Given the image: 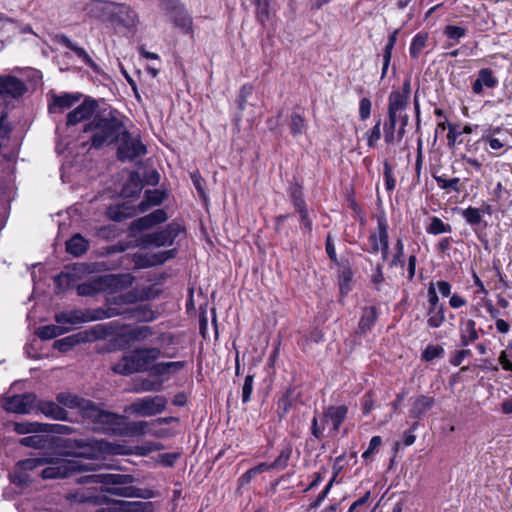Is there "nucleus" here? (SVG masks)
Wrapping results in <instances>:
<instances>
[{"mask_svg": "<svg viewBox=\"0 0 512 512\" xmlns=\"http://www.w3.org/2000/svg\"><path fill=\"white\" fill-rule=\"evenodd\" d=\"M427 39V33H418L414 36L409 49L412 58L417 59L419 57L420 53L426 46Z\"/></svg>", "mask_w": 512, "mask_h": 512, "instance_id": "09e8293b", "label": "nucleus"}, {"mask_svg": "<svg viewBox=\"0 0 512 512\" xmlns=\"http://www.w3.org/2000/svg\"><path fill=\"white\" fill-rule=\"evenodd\" d=\"M145 242L147 244L154 245L156 247L170 246V238L166 234L165 230L154 232L146 235Z\"/></svg>", "mask_w": 512, "mask_h": 512, "instance_id": "3c124183", "label": "nucleus"}, {"mask_svg": "<svg viewBox=\"0 0 512 512\" xmlns=\"http://www.w3.org/2000/svg\"><path fill=\"white\" fill-rule=\"evenodd\" d=\"M95 512H155L151 502L142 501H114L106 507L97 509Z\"/></svg>", "mask_w": 512, "mask_h": 512, "instance_id": "f8f14e48", "label": "nucleus"}, {"mask_svg": "<svg viewBox=\"0 0 512 512\" xmlns=\"http://www.w3.org/2000/svg\"><path fill=\"white\" fill-rule=\"evenodd\" d=\"M348 413L346 405L329 406L323 412V419L326 424H332V431L338 432L342 422Z\"/></svg>", "mask_w": 512, "mask_h": 512, "instance_id": "aec40b11", "label": "nucleus"}, {"mask_svg": "<svg viewBox=\"0 0 512 512\" xmlns=\"http://www.w3.org/2000/svg\"><path fill=\"white\" fill-rule=\"evenodd\" d=\"M81 339L79 333L65 337L63 339L57 340L54 342V348L58 349L61 352H67L74 345L81 343Z\"/></svg>", "mask_w": 512, "mask_h": 512, "instance_id": "5fc2aeb1", "label": "nucleus"}, {"mask_svg": "<svg viewBox=\"0 0 512 512\" xmlns=\"http://www.w3.org/2000/svg\"><path fill=\"white\" fill-rule=\"evenodd\" d=\"M292 454V448L290 446L284 447L278 457L272 462V466L275 469H285L288 465V461Z\"/></svg>", "mask_w": 512, "mask_h": 512, "instance_id": "4d7b16f0", "label": "nucleus"}, {"mask_svg": "<svg viewBox=\"0 0 512 512\" xmlns=\"http://www.w3.org/2000/svg\"><path fill=\"white\" fill-rule=\"evenodd\" d=\"M161 356V350L157 347H140L130 354L124 355L112 366L114 373L119 375H131L137 372L149 371L156 360Z\"/></svg>", "mask_w": 512, "mask_h": 512, "instance_id": "f03ea898", "label": "nucleus"}, {"mask_svg": "<svg viewBox=\"0 0 512 512\" xmlns=\"http://www.w3.org/2000/svg\"><path fill=\"white\" fill-rule=\"evenodd\" d=\"M463 217L470 225H478L482 220V213L478 208L469 207L463 211Z\"/></svg>", "mask_w": 512, "mask_h": 512, "instance_id": "680f3d73", "label": "nucleus"}, {"mask_svg": "<svg viewBox=\"0 0 512 512\" xmlns=\"http://www.w3.org/2000/svg\"><path fill=\"white\" fill-rule=\"evenodd\" d=\"M102 267L103 264L99 263H77L73 265L71 271L66 272L65 276L69 280L80 279L101 270Z\"/></svg>", "mask_w": 512, "mask_h": 512, "instance_id": "bb28decb", "label": "nucleus"}, {"mask_svg": "<svg viewBox=\"0 0 512 512\" xmlns=\"http://www.w3.org/2000/svg\"><path fill=\"white\" fill-rule=\"evenodd\" d=\"M19 442L22 446L40 449L45 446L46 440L41 435H31L21 438Z\"/></svg>", "mask_w": 512, "mask_h": 512, "instance_id": "bf43d9fd", "label": "nucleus"}, {"mask_svg": "<svg viewBox=\"0 0 512 512\" xmlns=\"http://www.w3.org/2000/svg\"><path fill=\"white\" fill-rule=\"evenodd\" d=\"M144 187V183L139 173L131 172L127 182L122 188V195L124 197H135L140 194Z\"/></svg>", "mask_w": 512, "mask_h": 512, "instance_id": "473e14b6", "label": "nucleus"}, {"mask_svg": "<svg viewBox=\"0 0 512 512\" xmlns=\"http://www.w3.org/2000/svg\"><path fill=\"white\" fill-rule=\"evenodd\" d=\"M79 408L81 409L84 418L91 420L97 425L105 412L104 410H101L99 407H97L94 403L87 400H83Z\"/></svg>", "mask_w": 512, "mask_h": 512, "instance_id": "e433bc0d", "label": "nucleus"}, {"mask_svg": "<svg viewBox=\"0 0 512 512\" xmlns=\"http://www.w3.org/2000/svg\"><path fill=\"white\" fill-rule=\"evenodd\" d=\"M27 88L22 80L12 75L0 76V95L7 99L21 97Z\"/></svg>", "mask_w": 512, "mask_h": 512, "instance_id": "4468645a", "label": "nucleus"}, {"mask_svg": "<svg viewBox=\"0 0 512 512\" xmlns=\"http://www.w3.org/2000/svg\"><path fill=\"white\" fill-rule=\"evenodd\" d=\"M124 122L115 111H103L95 114L93 119L85 124L84 133L90 135V148L100 149L118 141L124 132Z\"/></svg>", "mask_w": 512, "mask_h": 512, "instance_id": "f257e3e1", "label": "nucleus"}, {"mask_svg": "<svg viewBox=\"0 0 512 512\" xmlns=\"http://www.w3.org/2000/svg\"><path fill=\"white\" fill-rule=\"evenodd\" d=\"M381 119H378L372 129L366 132L367 144L369 147H375L381 138Z\"/></svg>", "mask_w": 512, "mask_h": 512, "instance_id": "052dcab7", "label": "nucleus"}, {"mask_svg": "<svg viewBox=\"0 0 512 512\" xmlns=\"http://www.w3.org/2000/svg\"><path fill=\"white\" fill-rule=\"evenodd\" d=\"M185 361L159 362L152 365L150 373L154 376L175 374L185 367Z\"/></svg>", "mask_w": 512, "mask_h": 512, "instance_id": "c756f323", "label": "nucleus"}, {"mask_svg": "<svg viewBox=\"0 0 512 512\" xmlns=\"http://www.w3.org/2000/svg\"><path fill=\"white\" fill-rule=\"evenodd\" d=\"M108 329L104 325H96L89 330L79 333L82 342H91L106 337Z\"/></svg>", "mask_w": 512, "mask_h": 512, "instance_id": "37998d69", "label": "nucleus"}, {"mask_svg": "<svg viewBox=\"0 0 512 512\" xmlns=\"http://www.w3.org/2000/svg\"><path fill=\"white\" fill-rule=\"evenodd\" d=\"M444 34L451 40L458 42L466 34V30L459 26L447 25Z\"/></svg>", "mask_w": 512, "mask_h": 512, "instance_id": "69168bd1", "label": "nucleus"}, {"mask_svg": "<svg viewBox=\"0 0 512 512\" xmlns=\"http://www.w3.org/2000/svg\"><path fill=\"white\" fill-rule=\"evenodd\" d=\"M443 352L444 349L439 345H428L422 353V359L425 361H431L440 357Z\"/></svg>", "mask_w": 512, "mask_h": 512, "instance_id": "e2e57ef3", "label": "nucleus"}, {"mask_svg": "<svg viewBox=\"0 0 512 512\" xmlns=\"http://www.w3.org/2000/svg\"><path fill=\"white\" fill-rule=\"evenodd\" d=\"M44 458H46L47 463L40 472V476L43 479L66 478L76 471L86 469V467L79 465L76 461L49 456H44Z\"/></svg>", "mask_w": 512, "mask_h": 512, "instance_id": "0eeeda50", "label": "nucleus"}, {"mask_svg": "<svg viewBox=\"0 0 512 512\" xmlns=\"http://www.w3.org/2000/svg\"><path fill=\"white\" fill-rule=\"evenodd\" d=\"M81 98L80 93H63L61 95H54L53 102L49 105L50 113H62L70 109Z\"/></svg>", "mask_w": 512, "mask_h": 512, "instance_id": "412c9836", "label": "nucleus"}, {"mask_svg": "<svg viewBox=\"0 0 512 512\" xmlns=\"http://www.w3.org/2000/svg\"><path fill=\"white\" fill-rule=\"evenodd\" d=\"M83 400L84 399L79 398L78 396H75L70 393H65V392L59 393L57 395L58 403L66 406L68 408H71V409L79 408L81 406Z\"/></svg>", "mask_w": 512, "mask_h": 512, "instance_id": "864d4df0", "label": "nucleus"}, {"mask_svg": "<svg viewBox=\"0 0 512 512\" xmlns=\"http://www.w3.org/2000/svg\"><path fill=\"white\" fill-rule=\"evenodd\" d=\"M69 442L70 444L67 447L79 449L78 456L89 459H98L105 455H126L130 453L125 446L112 444L105 440L80 438Z\"/></svg>", "mask_w": 512, "mask_h": 512, "instance_id": "7ed1b4c3", "label": "nucleus"}, {"mask_svg": "<svg viewBox=\"0 0 512 512\" xmlns=\"http://www.w3.org/2000/svg\"><path fill=\"white\" fill-rule=\"evenodd\" d=\"M120 312L115 307L107 309H74L56 313L55 321L60 325H77L81 323L103 320L118 316Z\"/></svg>", "mask_w": 512, "mask_h": 512, "instance_id": "20e7f679", "label": "nucleus"}, {"mask_svg": "<svg viewBox=\"0 0 512 512\" xmlns=\"http://www.w3.org/2000/svg\"><path fill=\"white\" fill-rule=\"evenodd\" d=\"M9 477L12 483L20 487L28 486L33 481L32 475L23 470L18 462Z\"/></svg>", "mask_w": 512, "mask_h": 512, "instance_id": "4c0bfd02", "label": "nucleus"}, {"mask_svg": "<svg viewBox=\"0 0 512 512\" xmlns=\"http://www.w3.org/2000/svg\"><path fill=\"white\" fill-rule=\"evenodd\" d=\"M150 299V289L135 288L125 294L113 298L114 304H133Z\"/></svg>", "mask_w": 512, "mask_h": 512, "instance_id": "b1692460", "label": "nucleus"}, {"mask_svg": "<svg viewBox=\"0 0 512 512\" xmlns=\"http://www.w3.org/2000/svg\"><path fill=\"white\" fill-rule=\"evenodd\" d=\"M168 237L170 238L171 245L173 244L174 240L182 233L183 227L175 222H172L167 225V227L164 229Z\"/></svg>", "mask_w": 512, "mask_h": 512, "instance_id": "774afa93", "label": "nucleus"}, {"mask_svg": "<svg viewBox=\"0 0 512 512\" xmlns=\"http://www.w3.org/2000/svg\"><path fill=\"white\" fill-rule=\"evenodd\" d=\"M432 177L435 179L437 185L440 189L445 190L446 192L454 191L456 193L460 192V179L450 178L447 179L444 174H439V171L436 169H432Z\"/></svg>", "mask_w": 512, "mask_h": 512, "instance_id": "f704fd0d", "label": "nucleus"}, {"mask_svg": "<svg viewBox=\"0 0 512 512\" xmlns=\"http://www.w3.org/2000/svg\"><path fill=\"white\" fill-rule=\"evenodd\" d=\"M36 406L40 412L52 419L65 420L67 418V411L53 401H39Z\"/></svg>", "mask_w": 512, "mask_h": 512, "instance_id": "cd10ccee", "label": "nucleus"}, {"mask_svg": "<svg viewBox=\"0 0 512 512\" xmlns=\"http://www.w3.org/2000/svg\"><path fill=\"white\" fill-rule=\"evenodd\" d=\"M162 390V381H153L150 379H141L138 381L133 391L136 393H144V392H159Z\"/></svg>", "mask_w": 512, "mask_h": 512, "instance_id": "a18cd8bd", "label": "nucleus"}, {"mask_svg": "<svg viewBox=\"0 0 512 512\" xmlns=\"http://www.w3.org/2000/svg\"><path fill=\"white\" fill-rule=\"evenodd\" d=\"M498 84L497 78L489 68H483L478 72V78L472 84V91L475 94H480L483 91V87L494 88Z\"/></svg>", "mask_w": 512, "mask_h": 512, "instance_id": "5701e85b", "label": "nucleus"}, {"mask_svg": "<svg viewBox=\"0 0 512 512\" xmlns=\"http://www.w3.org/2000/svg\"><path fill=\"white\" fill-rule=\"evenodd\" d=\"M373 253H381L383 256L388 253V232L384 219L378 220L377 232L370 236Z\"/></svg>", "mask_w": 512, "mask_h": 512, "instance_id": "6ab92c4d", "label": "nucleus"}, {"mask_svg": "<svg viewBox=\"0 0 512 512\" xmlns=\"http://www.w3.org/2000/svg\"><path fill=\"white\" fill-rule=\"evenodd\" d=\"M166 197L165 192L160 190H147L144 199L138 205V211L144 213L152 206L160 205Z\"/></svg>", "mask_w": 512, "mask_h": 512, "instance_id": "2f4dec72", "label": "nucleus"}, {"mask_svg": "<svg viewBox=\"0 0 512 512\" xmlns=\"http://www.w3.org/2000/svg\"><path fill=\"white\" fill-rule=\"evenodd\" d=\"M475 326L476 323L472 319L465 322L464 327L461 330V342L463 346H467L469 343L477 340L478 334Z\"/></svg>", "mask_w": 512, "mask_h": 512, "instance_id": "c03bdc74", "label": "nucleus"}, {"mask_svg": "<svg viewBox=\"0 0 512 512\" xmlns=\"http://www.w3.org/2000/svg\"><path fill=\"white\" fill-rule=\"evenodd\" d=\"M167 403V398L163 395L145 396L133 401L125 408V412L140 417H153L164 412Z\"/></svg>", "mask_w": 512, "mask_h": 512, "instance_id": "423d86ee", "label": "nucleus"}, {"mask_svg": "<svg viewBox=\"0 0 512 512\" xmlns=\"http://www.w3.org/2000/svg\"><path fill=\"white\" fill-rule=\"evenodd\" d=\"M89 242L80 234H75L66 242V251L72 256H81L88 250Z\"/></svg>", "mask_w": 512, "mask_h": 512, "instance_id": "72a5a7b5", "label": "nucleus"}, {"mask_svg": "<svg viewBox=\"0 0 512 512\" xmlns=\"http://www.w3.org/2000/svg\"><path fill=\"white\" fill-rule=\"evenodd\" d=\"M114 2L106 0H89L83 10L92 18L110 21Z\"/></svg>", "mask_w": 512, "mask_h": 512, "instance_id": "2eb2a0df", "label": "nucleus"}, {"mask_svg": "<svg viewBox=\"0 0 512 512\" xmlns=\"http://www.w3.org/2000/svg\"><path fill=\"white\" fill-rule=\"evenodd\" d=\"M98 108V102L90 97L70 111L66 117L67 126H75L83 121L90 120Z\"/></svg>", "mask_w": 512, "mask_h": 512, "instance_id": "9b49d317", "label": "nucleus"}, {"mask_svg": "<svg viewBox=\"0 0 512 512\" xmlns=\"http://www.w3.org/2000/svg\"><path fill=\"white\" fill-rule=\"evenodd\" d=\"M134 277L131 274H105L103 275L104 292L116 293L133 284Z\"/></svg>", "mask_w": 512, "mask_h": 512, "instance_id": "a211bd4d", "label": "nucleus"}, {"mask_svg": "<svg viewBox=\"0 0 512 512\" xmlns=\"http://www.w3.org/2000/svg\"><path fill=\"white\" fill-rule=\"evenodd\" d=\"M20 464V467H22L23 470L27 471L29 474L34 472L36 469L40 467H44V465L47 463L46 458L44 457H36V458H28L21 461H18Z\"/></svg>", "mask_w": 512, "mask_h": 512, "instance_id": "6e6d98bb", "label": "nucleus"}, {"mask_svg": "<svg viewBox=\"0 0 512 512\" xmlns=\"http://www.w3.org/2000/svg\"><path fill=\"white\" fill-rule=\"evenodd\" d=\"M117 148V157L120 161L133 160L144 156L147 152L146 146L141 142L138 136H133L124 126V132L119 137Z\"/></svg>", "mask_w": 512, "mask_h": 512, "instance_id": "6e6552de", "label": "nucleus"}, {"mask_svg": "<svg viewBox=\"0 0 512 512\" xmlns=\"http://www.w3.org/2000/svg\"><path fill=\"white\" fill-rule=\"evenodd\" d=\"M151 435L157 438H161L165 435L164 431L157 430L153 427L152 421H131L126 422L122 436L134 437V436H145Z\"/></svg>", "mask_w": 512, "mask_h": 512, "instance_id": "ddd939ff", "label": "nucleus"}, {"mask_svg": "<svg viewBox=\"0 0 512 512\" xmlns=\"http://www.w3.org/2000/svg\"><path fill=\"white\" fill-rule=\"evenodd\" d=\"M409 104L406 95H400V91H392L388 98V116L398 118V113L404 111Z\"/></svg>", "mask_w": 512, "mask_h": 512, "instance_id": "a878e982", "label": "nucleus"}, {"mask_svg": "<svg viewBox=\"0 0 512 512\" xmlns=\"http://www.w3.org/2000/svg\"><path fill=\"white\" fill-rule=\"evenodd\" d=\"M435 403L433 397L420 395L414 399L412 402V407L410 409V416L415 419H419L424 415L428 410H430Z\"/></svg>", "mask_w": 512, "mask_h": 512, "instance_id": "7c9ffc66", "label": "nucleus"}, {"mask_svg": "<svg viewBox=\"0 0 512 512\" xmlns=\"http://www.w3.org/2000/svg\"><path fill=\"white\" fill-rule=\"evenodd\" d=\"M307 123L305 118L299 113L293 112L290 116L289 128L291 134L296 137L305 132Z\"/></svg>", "mask_w": 512, "mask_h": 512, "instance_id": "49530a36", "label": "nucleus"}, {"mask_svg": "<svg viewBox=\"0 0 512 512\" xmlns=\"http://www.w3.org/2000/svg\"><path fill=\"white\" fill-rule=\"evenodd\" d=\"M253 384H254V376L253 375H247L244 380V384L242 387V402L247 403L250 398L253 391Z\"/></svg>", "mask_w": 512, "mask_h": 512, "instance_id": "338daca9", "label": "nucleus"}, {"mask_svg": "<svg viewBox=\"0 0 512 512\" xmlns=\"http://www.w3.org/2000/svg\"><path fill=\"white\" fill-rule=\"evenodd\" d=\"M451 230L450 225L445 224L440 218L433 217L427 231L431 234L438 235Z\"/></svg>", "mask_w": 512, "mask_h": 512, "instance_id": "13d9d810", "label": "nucleus"}, {"mask_svg": "<svg viewBox=\"0 0 512 512\" xmlns=\"http://www.w3.org/2000/svg\"><path fill=\"white\" fill-rule=\"evenodd\" d=\"M389 120L384 125V138L387 143H393L394 142V131L397 123V117L388 116Z\"/></svg>", "mask_w": 512, "mask_h": 512, "instance_id": "0e129e2a", "label": "nucleus"}, {"mask_svg": "<svg viewBox=\"0 0 512 512\" xmlns=\"http://www.w3.org/2000/svg\"><path fill=\"white\" fill-rule=\"evenodd\" d=\"M56 40L59 44L72 50L82 61L94 70H97V64L89 56V54L82 48L75 45L65 34L56 35Z\"/></svg>", "mask_w": 512, "mask_h": 512, "instance_id": "4be33fe9", "label": "nucleus"}, {"mask_svg": "<svg viewBox=\"0 0 512 512\" xmlns=\"http://www.w3.org/2000/svg\"><path fill=\"white\" fill-rule=\"evenodd\" d=\"M377 320V311L375 307H367L363 310V314L358 324V333L366 334L370 331Z\"/></svg>", "mask_w": 512, "mask_h": 512, "instance_id": "c9c22d12", "label": "nucleus"}, {"mask_svg": "<svg viewBox=\"0 0 512 512\" xmlns=\"http://www.w3.org/2000/svg\"><path fill=\"white\" fill-rule=\"evenodd\" d=\"M256 6V18L258 21L265 25L272 17V10L270 8V0H251Z\"/></svg>", "mask_w": 512, "mask_h": 512, "instance_id": "a19ab883", "label": "nucleus"}, {"mask_svg": "<svg viewBox=\"0 0 512 512\" xmlns=\"http://www.w3.org/2000/svg\"><path fill=\"white\" fill-rule=\"evenodd\" d=\"M129 208L126 204L109 207L107 209L108 217L113 221H122L123 219L132 216L134 213L128 212Z\"/></svg>", "mask_w": 512, "mask_h": 512, "instance_id": "603ef678", "label": "nucleus"}, {"mask_svg": "<svg viewBox=\"0 0 512 512\" xmlns=\"http://www.w3.org/2000/svg\"><path fill=\"white\" fill-rule=\"evenodd\" d=\"M91 482L112 485L108 492L121 497H139V489L129 485L134 478L129 474H93L88 476Z\"/></svg>", "mask_w": 512, "mask_h": 512, "instance_id": "39448f33", "label": "nucleus"}, {"mask_svg": "<svg viewBox=\"0 0 512 512\" xmlns=\"http://www.w3.org/2000/svg\"><path fill=\"white\" fill-rule=\"evenodd\" d=\"M353 273L349 267L343 266L339 270V289L341 296L347 295L352 290Z\"/></svg>", "mask_w": 512, "mask_h": 512, "instance_id": "79ce46f5", "label": "nucleus"}, {"mask_svg": "<svg viewBox=\"0 0 512 512\" xmlns=\"http://www.w3.org/2000/svg\"><path fill=\"white\" fill-rule=\"evenodd\" d=\"M13 430L17 434L38 433L47 431V426L37 422H14Z\"/></svg>", "mask_w": 512, "mask_h": 512, "instance_id": "ea45409f", "label": "nucleus"}, {"mask_svg": "<svg viewBox=\"0 0 512 512\" xmlns=\"http://www.w3.org/2000/svg\"><path fill=\"white\" fill-rule=\"evenodd\" d=\"M124 426L125 420L123 416L105 411L98 423L97 429L113 435L122 436Z\"/></svg>", "mask_w": 512, "mask_h": 512, "instance_id": "dca6fc26", "label": "nucleus"}, {"mask_svg": "<svg viewBox=\"0 0 512 512\" xmlns=\"http://www.w3.org/2000/svg\"><path fill=\"white\" fill-rule=\"evenodd\" d=\"M103 275L91 277L88 281L77 286V293L80 296H92L104 292Z\"/></svg>", "mask_w": 512, "mask_h": 512, "instance_id": "c85d7f7f", "label": "nucleus"}, {"mask_svg": "<svg viewBox=\"0 0 512 512\" xmlns=\"http://www.w3.org/2000/svg\"><path fill=\"white\" fill-rule=\"evenodd\" d=\"M119 315H125L127 319H135L140 322H151L156 316L153 310H151L147 305L137 306L135 308L127 309L125 311H120Z\"/></svg>", "mask_w": 512, "mask_h": 512, "instance_id": "393cba45", "label": "nucleus"}, {"mask_svg": "<svg viewBox=\"0 0 512 512\" xmlns=\"http://www.w3.org/2000/svg\"><path fill=\"white\" fill-rule=\"evenodd\" d=\"M164 11L171 14L173 23L175 26L179 27L183 33L192 32V17L179 0H177L176 5L167 7Z\"/></svg>", "mask_w": 512, "mask_h": 512, "instance_id": "f3484780", "label": "nucleus"}, {"mask_svg": "<svg viewBox=\"0 0 512 512\" xmlns=\"http://www.w3.org/2000/svg\"><path fill=\"white\" fill-rule=\"evenodd\" d=\"M36 406V395L24 393L5 399L3 408L10 413L29 414Z\"/></svg>", "mask_w": 512, "mask_h": 512, "instance_id": "9d476101", "label": "nucleus"}, {"mask_svg": "<svg viewBox=\"0 0 512 512\" xmlns=\"http://www.w3.org/2000/svg\"><path fill=\"white\" fill-rule=\"evenodd\" d=\"M69 331V328L56 325L41 326L37 329V336L42 340L53 339Z\"/></svg>", "mask_w": 512, "mask_h": 512, "instance_id": "58836bf2", "label": "nucleus"}, {"mask_svg": "<svg viewBox=\"0 0 512 512\" xmlns=\"http://www.w3.org/2000/svg\"><path fill=\"white\" fill-rule=\"evenodd\" d=\"M153 335V330L149 326H140L135 327L127 331L124 336L127 337L131 341H144Z\"/></svg>", "mask_w": 512, "mask_h": 512, "instance_id": "de8ad7c7", "label": "nucleus"}, {"mask_svg": "<svg viewBox=\"0 0 512 512\" xmlns=\"http://www.w3.org/2000/svg\"><path fill=\"white\" fill-rule=\"evenodd\" d=\"M427 323L430 327L438 328L445 321L444 310L442 306L439 307H429L427 312Z\"/></svg>", "mask_w": 512, "mask_h": 512, "instance_id": "8fccbe9b", "label": "nucleus"}, {"mask_svg": "<svg viewBox=\"0 0 512 512\" xmlns=\"http://www.w3.org/2000/svg\"><path fill=\"white\" fill-rule=\"evenodd\" d=\"M110 22L117 23L127 29H134L139 24V15L129 5L114 2Z\"/></svg>", "mask_w": 512, "mask_h": 512, "instance_id": "1a4fd4ad", "label": "nucleus"}]
</instances>
